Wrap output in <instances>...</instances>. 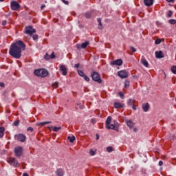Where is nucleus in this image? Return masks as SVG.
<instances>
[{
	"label": "nucleus",
	"mask_w": 176,
	"mask_h": 176,
	"mask_svg": "<svg viewBox=\"0 0 176 176\" xmlns=\"http://www.w3.org/2000/svg\"><path fill=\"white\" fill-rule=\"evenodd\" d=\"M25 50V44L21 40L16 41L10 47L9 54L14 58H21V53Z\"/></svg>",
	"instance_id": "obj_1"
},
{
	"label": "nucleus",
	"mask_w": 176,
	"mask_h": 176,
	"mask_svg": "<svg viewBox=\"0 0 176 176\" xmlns=\"http://www.w3.org/2000/svg\"><path fill=\"white\" fill-rule=\"evenodd\" d=\"M34 75L39 76L40 78H46L49 75V72L46 69H38L34 70Z\"/></svg>",
	"instance_id": "obj_2"
},
{
	"label": "nucleus",
	"mask_w": 176,
	"mask_h": 176,
	"mask_svg": "<svg viewBox=\"0 0 176 176\" xmlns=\"http://www.w3.org/2000/svg\"><path fill=\"white\" fill-rule=\"evenodd\" d=\"M91 78L92 80L94 82H97V83H102V79H101V75L100 73L94 71L91 73Z\"/></svg>",
	"instance_id": "obj_3"
},
{
	"label": "nucleus",
	"mask_w": 176,
	"mask_h": 176,
	"mask_svg": "<svg viewBox=\"0 0 176 176\" xmlns=\"http://www.w3.org/2000/svg\"><path fill=\"white\" fill-rule=\"evenodd\" d=\"M114 124H110L109 128H106L107 130H115L117 132H119V123L116 120L113 121Z\"/></svg>",
	"instance_id": "obj_4"
},
{
	"label": "nucleus",
	"mask_w": 176,
	"mask_h": 176,
	"mask_svg": "<svg viewBox=\"0 0 176 176\" xmlns=\"http://www.w3.org/2000/svg\"><path fill=\"white\" fill-rule=\"evenodd\" d=\"M36 32V30L32 28V25L25 27V34L28 35H33Z\"/></svg>",
	"instance_id": "obj_5"
},
{
	"label": "nucleus",
	"mask_w": 176,
	"mask_h": 176,
	"mask_svg": "<svg viewBox=\"0 0 176 176\" xmlns=\"http://www.w3.org/2000/svg\"><path fill=\"white\" fill-rule=\"evenodd\" d=\"M7 162L9 164H11V166H14V167H19V166H20V164H19V161L14 157L8 159Z\"/></svg>",
	"instance_id": "obj_6"
},
{
	"label": "nucleus",
	"mask_w": 176,
	"mask_h": 176,
	"mask_svg": "<svg viewBox=\"0 0 176 176\" xmlns=\"http://www.w3.org/2000/svg\"><path fill=\"white\" fill-rule=\"evenodd\" d=\"M118 75L121 79H126L129 78V72L126 70H121L118 72Z\"/></svg>",
	"instance_id": "obj_7"
},
{
	"label": "nucleus",
	"mask_w": 176,
	"mask_h": 176,
	"mask_svg": "<svg viewBox=\"0 0 176 176\" xmlns=\"http://www.w3.org/2000/svg\"><path fill=\"white\" fill-rule=\"evenodd\" d=\"M10 6L12 10H19L21 8V6L16 1H11Z\"/></svg>",
	"instance_id": "obj_8"
},
{
	"label": "nucleus",
	"mask_w": 176,
	"mask_h": 176,
	"mask_svg": "<svg viewBox=\"0 0 176 176\" xmlns=\"http://www.w3.org/2000/svg\"><path fill=\"white\" fill-rule=\"evenodd\" d=\"M14 152L16 157H21V155H23V147L18 146L15 148Z\"/></svg>",
	"instance_id": "obj_9"
},
{
	"label": "nucleus",
	"mask_w": 176,
	"mask_h": 176,
	"mask_svg": "<svg viewBox=\"0 0 176 176\" xmlns=\"http://www.w3.org/2000/svg\"><path fill=\"white\" fill-rule=\"evenodd\" d=\"M14 138L15 140H16V141H19L20 142H24L25 140H27V138L25 137V135L21 133L15 135Z\"/></svg>",
	"instance_id": "obj_10"
},
{
	"label": "nucleus",
	"mask_w": 176,
	"mask_h": 176,
	"mask_svg": "<svg viewBox=\"0 0 176 176\" xmlns=\"http://www.w3.org/2000/svg\"><path fill=\"white\" fill-rule=\"evenodd\" d=\"M90 45V43L89 41H85V43H82L81 45L77 44L76 47L77 49H86L87 46Z\"/></svg>",
	"instance_id": "obj_11"
},
{
	"label": "nucleus",
	"mask_w": 176,
	"mask_h": 176,
	"mask_svg": "<svg viewBox=\"0 0 176 176\" xmlns=\"http://www.w3.org/2000/svg\"><path fill=\"white\" fill-rule=\"evenodd\" d=\"M111 65H118V67H120V65H123V60L122 59H117L114 61L111 62Z\"/></svg>",
	"instance_id": "obj_12"
},
{
	"label": "nucleus",
	"mask_w": 176,
	"mask_h": 176,
	"mask_svg": "<svg viewBox=\"0 0 176 176\" xmlns=\"http://www.w3.org/2000/svg\"><path fill=\"white\" fill-rule=\"evenodd\" d=\"M59 71L62 72V75H63L64 76H67V74L68 73L67 70V67H65V65H60Z\"/></svg>",
	"instance_id": "obj_13"
},
{
	"label": "nucleus",
	"mask_w": 176,
	"mask_h": 176,
	"mask_svg": "<svg viewBox=\"0 0 176 176\" xmlns=\"http://www.w3.org/2000/svg\"><path fill=\"white\" fill-rule=\"evenodd\" d=\"M155 57H156V58H164V54H163L162 51H156L155 52Z\"/></svg>",
	"instance_id": "obj_14"
},
{
	"label": "nucleus",
	"mask_w": 176,
	"mask_h": 176,
	"mask_svg": "<svg viewBox=\"0 0 176 176\" xmlns=\"http://www.w3.org/2000/svg\"><path fill=\"white\" fill-rule=\"evenodd\" d=\"M153 2H155V0H144V3L145 6H147V7L153 6Z\"/></svg>",
	"instance_id": "obj_15"
},
{
	"label": "nucleus",
	"mask_w": 176,
	"mask_h": 176,
	"mask_svg": "<svg viewBox=\"0 0 176 176\" xmlns=\"http://www.w3.org/2000/svg\"><path fill=\"white\" fill-rule=\"evenodd\" d=\"M111 122H112V117L111 116L107 117L105 122L106 129H109V125L111 124Z\"/></svg>",
	"instance_id": "obj_16"
},
{
	"label": "nucleus",
	"mask_w": 176,
	"mask_h": 176,
	"mask_svg": "<svg viewBox=\"0 0 176 176\" xmlns=\"http://www.w3.org/2000/svg\"><path fill=\"white\" fill-rule=\"evenodd\" d=\"M142 109L144 112H148L149 111V103H143L142 104Z\"/></svg>",
	"instance_id": "obj_17"
},
{
	"label": "nucleus",
	"mask_w": 176,
	"mask_h": 176,
	"mask_svg": "<svg viewBox=\"0 0 176 176\" xmlns=\"http://www.w3.org/2000/svg\"><path fill=\"white\" fill-rule=\"evenodd\" d=\"M55 173L57 176H63L64 175V170H63V168L57 169Z\"/></svg>",
	"instance_id": "obj_18"
},
{
	"label": "nucleus",
	"mask_w": 176,
	"mask_h": 176,
	"mask_svg": "<svg viewBox=\"0 0 176 176\" xmlns=\"http://www.w3.org/2000/svg\"><path fill=\"white\" fill-rule=\"evenodd\" d=\"M141 63H142V65L146 67V68H149V63H148V60H146V59H145V58H144L141 60Z\"/></svg>",
	"instance_id": "obj_19"
},
{
	"label": "nucleus",
	"mask_w": 176,
	"mask_h": 176,
	"mask_svg": "<svg viewBox=\"0 0 176 176\" xmlns=\"http://www.w3.org/2000/svg\"><path fill=\"white\" fill-rule=\"evenodd\" d=\"M124 107V104H122L118 102H114V107L116 109L123 108Z\"/></svg>",
	"instance_id": "obj_20"
},
{
	"label": "nucleus",
	"mask_w": 176,
	"mask_h": 176,
	"mask_svg": "<svg viewBox=\"0 0 176 176\" xmlns=\"http://www.w3.org/2000/svg\"><path fill=\"white\" fill-rule=\"evenodd\" d=\"M126 126H128L129 129H133V127H134V122H133V121L131 120H126Z\"/></svg>",
	"instance_id": "obj_21"
},
{
	"label": "nucleus",
	"mask_w": 176,
	"mask_h": 176,
	"mask_svg": "<svg viewBox=\"0 0 176 176\" xmlns=\"http://www.w3.org/2000/svg\"><path fill=\"white\" fill-rule=\"evenodd\" d=\"M91 14H93V11H88L85 13V16L86 19H91Z\"/></svg>",
	"instance_id": "obj_22"
},
{
	"label": "nucleus",
	"mask_w": 176,
	"mask_h": 176,
	"mask_svg": "<svg viewBox=\"0 0 176 176\" xmlns=\"http://www.w3.org/2000/svg\"><path fill=\"white\" fill-rule=\"evenodd\" d=\"M134 102H135V100L131 98L129 99L127 104L129 107H132V105H134Z\"/></svg>",
	"instance_id": "obj_23"
},
{
	"label": "nucleus",
	"mask_w": 176,
	"mask_h": 176,
	"mask_svg": "<svg viewBox=\"0 0 176 176\" xmlns=\"http://www.w3.org/2000/svg\"><path fill=\"white\" fill-rule=\"evenodd\" d=\"M97 21L98 23V29L102 30L103 27H102V23H101V19L100 18H98Z\"/></svg>",
	"instance_id": "obj_24"
},
{
	"label": "nucleus",
	"mask_w": 176,
	"mask_h": 176,
	"mask_svg": "<svg viewBox=\"0 0 176 176\" xmlns=\"http://www.w3.org/2000/svg\"><path fill=\"white\" fill-rule=\"evenodd\" d=\"M3 133H5V128L3 126L0 127V138L3 137Z\"/></svg>",
	"instance_id": "obj_25"
},
{
	"label": "nucleus",
	"mask_w": 176,
	"mask_h": 176,
	"mask_svg": "<svg viewBox=\"0 0 176 176\" xmlns=\"http://www.w3.org/2000/svg\"><path fill=\"white\" fill-rule=\"evenodd\" d=\"M50 123H52V122H50V121L42 122L37 124V126H45V124H49Z\"/></svg>",
	"instance_id": "obj_26"
},
{
	"label": "nucleus",
	"mask_w": 176,
	"mask_h": 176,
	"mask_svg": "<svg viewBox=\"0 0 176 176\" xmlns=\"http://www.w3.org/2000/svg\"><path fill=\"white\" fill-rule=\"evenodd\" d=\"M67 140H69V142H74L75 141V136H68Z\"/></svg>",
	"instance_id": "obj_27"
},
{
	"label": "nucleus",
	"mask_w": 176,
	"mask_h": 176,
	"mask_svg": "<svg viewBox=\"0 0 176 176\" xmlns=\"http://www.w3.org/2000/svg\"><path fill=\"white\" fill-rule=\"evenodd\" d=\"M170 71L173 74H175V75H176V66H172L170 68Z\"/></svg>",
	"instance_id": "obj_28"
},
{
	"label": "nucleus",
	"mask_w": 176,
	"mask_h": 176,
	"mask_svg": "<svg viewBox=\"0 0 176 176\" xmlns=\"http://www.w3.org/2000/svg\"><path fill=\"white\" fill-rule=\"evenodd\" d=\"M78 74L80 76H81L82 78L83 77V76L85 75V73L83 72V71L82 70H79L77 69Z\"/></svg>",
	"instance_id": "obj_29"
},
{
	"label": "nucleus",
	"mask_w": 176,
	"mask_h": 176,
	"mask_svg": "<svg viewBox=\"0 0 176 176\" xmlns=\"http://www.w3.org/2000/svg\"><path fill=\"white\" fill-rule=\"evenodd\" d=\"M58 130H61V126H54L53 128V131H55L56 133H57V131H58Z\"/></svg>",
	"instance_id": "obj_30"
},
{
	"label": "nucleus",
	"mask_w": 176,
	"mask_h": 176,
	"mask_svg": "<svg viewBox=\"0 0 176 176\" xmlns=\"http://www.w3.org/2000/svg\"><path fill=\"white\" fill-rule=\"evenodd\" d=\"M130 86V81H129V80H125V82H124V87L125 88H127V87H129Z\"/></svg>",
	"instance_id": "obj_31"
},
{
	"label": "nucleus",
	"mask_w": 176,
	"mask_h": 176,
	"mask_svg": "<svg viewBox=\"0 0 176 176\" xmlns=\"http://www.w3.org/2000/svg\"><path fill=\"white\" fill-rule=\"evenodd\" d=\"M168 23H169V24L174 25V24L176 23V20H175V19H170V20L168 21Z\"/></svg>",
	"instance_id": "obj_32"
},
{
	"label": "nucleus",
	"mask_w": 176,
	"mask_h": 176,
	"mask_svg": "<svg viewBox=\"0 0 176 176\" xmlns=\"http://www.w3.org/2000/svg\"><path fill=\"white\" fill-rule=\"evenodd\" d=\"M82 78H84V79H85V80H86V82H90V78L87 77V76L84 74Z\"/></svg>",
	"instance_id": "obj_33"
},
{
	"label": "nucleus",
	"mask_w": 176,
	"mask_h": 176,
	"mask_svg": "<svg viewBox=\"0 0 176 176\" xmlns=\"http://www.w3.org/2000/svg\"><path fill=\"white\" fill-rule=\"evenodd\" d=\"M19 124H20V121H19V120H15V121L13 122V125H14V126H19Z\"/></svg>",
	"instance_id": "obj_34"
},
{
	"label": "nucleus",
	"mask_w": 176,
	"mask_h": 176,
	"mask_svg": "<svg viewBox=\"0 0 176 176\" xmlns=\"http://www.w3.org/2000/svg\"><path fill=\"white\" fill-rule=\"evenodd\" d=\"M160 43H162V40H160V38L155 40V45H160Z\"/></svg>",
	"instance_id": "obj_35"
},
{
	"label": "nucleus",
	"mask_w": 176,
	"mask_h": 176,
	"mask_svg": "<svg viewBox=\"0 0 176 176\" xmlns=\"http://www.w3.org/2000/svg\"><path fill=\"white\" fill-rule=\"evenodd\" d=\"M44 58L45 60H50V55H49L48 53L45 54V55L44 56Z\"/></svg>",
	"instance_id": "obj_36"
},
{
	"label": "nucleus",
	"mask_w": 176,
	"mask_h": 176,
	"mask_svg": "<svg viewBox=\"0 0 176 176\" xmlns=\"http://www.w3.org/2000/svg\"><path fill=\"white\" fill-rule=\"evenodd\" d=\"M52 86H53V87H54L55 89H57V87H58V82H54V83L52 84Z\"/></svg>",
	"instance_id": "obj_37"
},
{
	"label": "nucleus",
	"mask_w": 176,
	"mask_h": 176,
	"mask_svg": "<svg viewBox=\"0 0 176 176\" xmlns=\"http://www.w3.org/2000/svg\"><path fill=\"white\" fill-rule=\"evenodd\" d=\"M113 151V148H112V146H109L107 148V152H112Z\"/></svg>",
	"instance_id": "obj_38"
},
{
	"label": "nucleus",
	"mask_w": 176,
	"mask_h": 176,
	"mask_svg": "<svg viewBox=\"0 0 176 176\" xmlns=\"http://www.w3.org/2000/svg\"><path fill=\"white\" fill-rule=\"evenodd\" d=\"M89 155L91 156H94V155H96V153L94 152V151H93V149H91L89 151Z\"/></svg>",
	"instance_id": "obj_39"
},
{
	"label": "nucleus",
	"mask_w": 176,
	"mask_h": 176,
	"mask_svg": "<svg viewBox=\"0 0 176 176\" xmlns=\"http://www.w3.org/2000/svg\"><path fill=\"white\" fill-rule=\"evenodd\" d=\"M56 58V55H54V52H52L51 55H50V59Z\"/></svg>",
	"instance_id": "obj_40"
},
{
	"label": "nucleus",
	"mask_w": 176,
	"mask_h": 176,
	"mask_svg": "<svg viewBox=\"0 0 176 176\" xmlns=\"http://www.w3.org/2000/svg\"><path fill=\"white\" fill-rule=\"evenodd\" d=\"M119 96H120V98H122V100L124 99V94H123V93L119 92Z\"/></svg>",
	"instance_id": "obj_41"
},
{
	"label": "nucleus",
	"mask_w": 176,
	"mask_h": 176,
	"mask_svg": "<svg viewBox=\"0 0 176 176\" xmlns=\"http://www.w3.org/2000/svg\"><path fill=\"white\" fill-rule=\"evenodd\" d=\"M168 17H173V11L171 10L168 11Z\"/></svg>",
	"instance_id": "obj_42"
},
{
	"label": "nucleus",
	"mask_w": 176,
	"mask_h": 176,
	"mask_svg": "<svg viewBox=\"0 0 176 176\" xmlns=\"http://www.w3.org/2000/svg\"><path fill=\"white\" fill-rule=\"evenodd\" d=\"M32 38H33L34 41H38V35L37 34L33 35Z\"/></svg>",
	"instance_id": "obj_43"
},
{
	"label": "nucleus",
	"mask_w": 176,
	"mask_h": 176,
	"mask_svg": "<svg viewBox=\"0 0 176 176\" xmlns=\"http://www.w3.org/2000/svg\"><path fill=\"white\" fill-rule=\"evenodd\" d=\"M61 1L63 3H65V5H69V2L68 1H66V0H61Z\"/></svg>",
	"instance_id": "obj_44"
},
{
	"label": "nucleus",
	"mask_w": 176,
	"mask_h": 176,
	"mask_svg": "<svg viewBox=\"0 0 176 176\" xmlns=\"http://www.w3.org/2000/svg\"><path fill=\"white\" fill-rule=\"evenodd\" d=\"M131 50L133 52V53H135V52H137V50L134 48V47H131Z\"/></svg>",
	"instance_id": "obj_45"
},
{
	"label": "nucleus",
	"mask_w": 176,
	"mask_h": 176,
	"mask_svg": "<svg viewBox=\"0 0 176 176\" xmlns=\"http://www.w3.org/2000/svg\"><path fill=\"white\" fill-rule=\"evenodd\" d=\"M28 131H31V132L34 131V128H32V127H31V126H29V127L28 128Z\"/></svg>",
	"instance_id": "obj_46"
},
{
	"label": "nucleus",
	"mask_w": 176,
	"mask_h": 176,
	"mask_svg": "<svg viewBox=\"0 0 176 176\" xmlns=\"http://www.w3.org/2000/svg\"><path fill=\"white\" fill-rule=\"evenodd\" d=\"M166 2H168V3H174V2H175V0H166Z\"/></svg>",
	"instance_id": "obj_47"
},
{
	"label": "nucleus",
	"mask_w": 176,
	"mask_h": 176,
	"mask_svg": "<svg viewBox=\"0 0 176 176\" xmlns=\"http://www.w3.org/2000/svg\"><path fill=\"white\" fill-rule=\"evenodd\" d=\"M79 67H80V64H79V63L74 65V68H79Z\"/></svg>",
	"instance_id": "obj_48"
},
{
	"label": "nucleus",
	"mask_w": 176,
	"mask_h": 176,
	"mask_svg": "<svg viewBox=\"0 0 176 176\" xmlns=\"http://www.w3.org/2000/svg\"><path fill=\"white\" fill-rule=\"evenodd\" d=\"M132 109H133V111H136V109H137V106H135V104H133V105H132Z\"/></svg>",
	"instance_id": "obj_49"
},
{
	"label": "nucleus",
	"mask_w": 176,
	"mask_h": 176,
	"mask_svg": "<svg viewBox=\"0 0 176 176\" xmlns=\"http://www.w3.org/2000/svg\"><path fill=\"white\" fill-rule=\"evenodd\" d=\"M48 129H49V130H50V131H52V130L53 131V129H54V126H49Z\"/></svg>",
	"instance_id": "obj_50"
},
{
	"label": "nucleus",
	"mask_w": 176,
	"mask_h": 176,
	"mask_svg": "<svg viewBox=\"0 0 176 176\" xmlns=\"http://www.w3.org/2000/svg\"><path fill=\"white\" fill-rule=\"evenodd\" d=\"M1 87H5V84L3 82H0Z\"/></svg>",
	"instance_id": "obj_51"
},
{
	"label": "nucleus",
	"mask_w": 176,
	"mask_h": 176,
	"mask_svg": "<svg viewBox=\"0 0 176 176\" xmlns=\"http://www.w3.org/2000/svg\"><path fill=\"white\" fill-rule=\"evenodd\" d=\"M159 166H163V162L162 161L159 162Z\"/></svg>",
	"instance_id": "obj_52"
},
{
	"label": "nucleus",
	"mask_w": 176,
	"mask_h": 176,
	"mask_svg": "<svg viewBox=\"0 0 176 176\" xmlns=\"http://www.w3.org/2000/svg\"><path fill=\"white\" fill-rule=\"evenodd\" d=\"M6 21H3L2 25H6Z\"/></svg>",
	"instance_id": "obj_53"
},
{
	"label": "nucleus",
	"mask_w": 176,
	"mask_h": 176,
	"mask_svg": "<svg viewBox=\"0 0 176 176\" xmlns=\"http://www.w3.org/2000/svg\"><path fill=\"white\" fill-rule=\"evenodd\" d=\"M23 176H30V175H28V173H24L23 174Z\"/></svg>",
	"instance_id": "obj_54"
},
{
	"label": "nucleus",
	"mask_w": 176,
	"mask_h": 176,
	"mask_svg": "<svg viewBox=\"0 0 176 176\" xmlns=\"http://www.w3.org/2000/svg\"><path fill=\"white\" fill-rule=\"evenodd\" d=\"M138 131V129L137 128H134V129H133V131H134L135 133H137Z\"/></svg>",
	"instance_id": "obj_55"
},
{
	"label": "nucleus",
	"mask_w": 176,
	"mask_h": 176,
	"mask_svg": "<svg viewBox=\"0 0 176 176\" xmlns=\"http://www.w3.org/2000/svg\"><path fill=\"white\" fill-rule=\"evenodd\" d=\"M96 140H100V135L98 134H96Z\"/></svg>",
	"instance_id": "obj_56"
},
{
	"label": "nucleus",
	"mask_w": 176,
	"mask_h": 176,
	"mask_svg": "<svg viewBox=\"0 0 176 176\" xmlns=\"http://www.w3.org/2000/svg\"><path fill=\"white\" fill-rule=\"evenodd\" d=\"M43 8H46V6L45 5L41 6V9H43Z\"/></svg>",
	"instance_id": "obj_57"
},
{
	"label": "nucleus",
	"mask_w": 176,
	"mask_h": 176,
	"mask_svg": "<svg viewBox=\"0 0 176 176\" xmlns=\"http://www.w3.org/2000/svg\"><path fill=\"white\" fill-rule=\"evenodd\" d=\"M91 123H95V121L93 119L91 120Z\"/></svg>",
	"instance_id": "obj_58"
},
{
	"label": "nucleus",
	"mask_w": 176,
	"mask_h": 176,
	"mask_svg": "<svg viewBox=\"0 0 176 176\" xmlns=\"http://www.w3.org/2000/svg\"><path fill=\"white\" fill-rule=\"evenodd\" d=\"M5 0H0V2H3Z\"/></svg>",
	"instance_id": "obj_59"
},
{
	"label": "nucleus",
	"mask_w": 176,
	"mask_h": 176,
	"mask_svg": "<svg viewBox=\"0 0 176 176\" xmlns=\"http://www.w3.org/2000/svg\"><path fill=\"white\" fill-rule=\"evenodd\" d=\"M133 78H137V76H134Z\"/></svg>",
	"instance_id": "obj_60"
}]
</instances>
